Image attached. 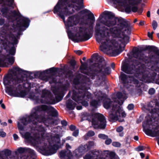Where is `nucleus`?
Returning a JSON list of instances; mask_svg holds the SVG:
<instances>
[{"mask_svg":"<svg viewBox=\"0 0 159 159\" xmlns=\"http://www.w3.org/2000/svg\"><path fill=\"white\" fill-rule=\"evenodd\" d=\"M105 20L101 19V22L108 27L115 25L116 26L109 29L105 26L101 29L100 24L97 23L95 26V36L96 40L101 43L100 49L103 53L112 56H116L124 50L126 45L129 42L128 36L124 34L127 31L128 34L130 32V25L123 19L115 18L111 12H103L100 16Z\"/></svg>","mask_w":159,"mask_h":159,"instance_id":"1","label":"nucleus"},{"mask_svg":"<svg viewBox=\"0 0 159 159\" xmlns=\"http://www.w3.org/2000/svg\"><path fill=\"white\" fill-rule=\"evenodd\" d=\"M83 7V0H59L53 10L54 13L63 20L69 39L75 43L88 40L92 37L93 23L84 24L82 21L80 26H75L80 22L78 14L69 16L66 21L65 16L72 15Z\"/></svg>","mask_w":159,"mask_h":159,"instance_id":"2","label":"nucleus"},{"mask_svg":"<svg viewBox=\"0 0 159 159\" xmlns=\"http://www.w3.org/2000/svg\"><path fill=\"white\" fill-rule=\"evenodd\" d=\"M133 56L138 59L129 62H123L121 70L127 74H132L136 73L135 76L140 80L145 83H150L157 74H159V67L157 64H154L149 67L151 59L142 54L138 49L133 51Z\"/></svg>","mask_w":159,"mask_h":159,"instance_id":"3","label":"nucleus"},{"mask_svg":"<svg viewBox=\"0 0 159 159\" xmlns=\"http://www.w3.org/2000/svg\"><path fill=\"white\" fill-rule=\"evenodd\" d=\"M97 100H93L91 102V106L97 107L103 102V106L106 109H111L109 113V118L111 120H118L120 122L124 121L123 118L125 117L126 114L123 110L122 107L116 104V101L111 102L110 99L106 98V94L103 93L101 91H97L94 93Z\"/></svg>","mask_w":159,"mask_h":159,"instance_id":"4","label":"nucleus"},{"mask_svg":"<svg viewBox=\"0 0 159 159\" xmlns=\"http://www.w3.org/2000/svg\"><path fill=\"white\" fill-rule=\"evenodd\" d=\"M84 80L82 83L79 84L80 80L75 79L74 83L76 84V87H80L78 89H75L73 91L72 99L78 103L87 106L88 102L91 98V94L88 90L90 89L91 82L88 77H83Z\"/></svg>","mask_w":159,"mask_h":159,"instance_id":"5","label":"nucleus"},{"mask_svg":"<svg viewBox=\"0 0 159 159\" xmlns=\"http://www.w3.org/2000/svg\"><path fill=\"white\" fill-rule=\"evenodd\" d=\"M97 59H99V62L95 64L93 70L90 72H87L86 66L83 64L81 60L80 63L81 65L80 70L82 73L89 76L92 79H95L96 81H97L103 80V76L109 74L111 72V70L109 67L106 66L102 63V61H104V59L102 57L98 56L97 57Z\"/></svg>","mask_w":159,"mask_h":159,"instance_id":"6","label":"nucleus"},{"mask_svg":"<svg viewBox=\"0 0 159 159\" xmlns=\"http://www.w3.org/2000/svg\"><path fill=\"white\" fill-rule=\"evenodd\" d=\"M40 105L33 108L31 111L30 114L26 117H23L20 120V123L18 122V129L20 131H23L24 126L32 123L30 127L32 130L40 132Z\"/></svg>","mask_w":159,"mask_h":159,"instance_id":"7","label":"nucleus"},{"mask_svg":"<svg viewBox=\"0 0 159 159\" xmlns=\"http://www.w3.org/2000/svg\"><path fill=\"white\" fill-rule=\"evenodd\" d=\"M22 79H19L17 76L14 78L12 76L7 75L3 78V83L5 86V92L10 96L20 98H24L27 93L25 90H22L18 92L16 89L14 90V87L21 82Z\"/></svg>","mask_w":159,"mask_h":159,"instance_id":"8","label":"nucleus"},{"mask_svg":"<svg viewBox=\"0 0 159 159\" xmlns=\"http://www.w3.org/2000/svg\"><path fill=\"white\" fill-rule=\"evenodd\" d=\"M61 137L59 134H55L52 137L48 148H46L45 145L42 148H40V153L45 156L51 155L56 153L60 146Z\"/></svg>","mask_w":159,"mask_h":159,"instance_id":"9","label":"nucleus"},{"mask_svg":"<svg viewBox=\"0 0 159 159\" xmlns=\"http://www.w3.org/2000/svg\"><path fill=\"white\" fill-rule=\"evenodd\" d=\"M53 92L55 95V98L52 97L51 93L49 91H43L42 96L43 99H40V102L47 104H53L59 102L62 99L63 95L62 91L56 89L53 90Z\"/></svg>","mask_w":159,"mask_h":159,"instance_id":"10","label":"nucleus"},{"mask_svg":"<svg viewBox=\"0 0 159 159\" xmlns=\"http://www.w3.org/2000/svg\"><path fill=\"white\" fill-rule=\"evenodd\" d=\"M92 156L87 154L84 157V159H119L116 156L115 153L108 150L103 151L95 149L92 151Z\"/></svg>","mask_w":159,"mask_h":159,"instance_id":"11","label":"nucleus"},{"mask_svg":"<svg viewBox=\"0 0 159 159\" xmlns=\"http://www.w3.org/2000/svg\"><path fill=\"white\" fill-rule=\"evenodd\" d=\"M85 116L86 117V119L89 120L90 118H92V124L93 127L95 129H104L106 126V121L104 116L102 114L95 113L94 115L91 116L90 114L85 113Z\"/></svg>","mask_w":159,"mask_h":159,"instance_id":"12","label":"nucleus"},{"mask_svg":"<svg viewBox=\"0 0 159 159\" xmlns=\"http://www.w3.org/2000/svg\"><path fill=\"white\" fill-rule=\"evenodd\" d=\"M112 0L115 4L123 7L127 13H129L131 11L134 12H137L138 10V8L134 5L140 3L142 1V0H129L128 1L127 0Z\"/></svg>","mask_w":159,"mask_h":159,"instance_id":"13","label":"nucleus"},{"mask_svg":"<svg viewBox=\"0 0 159 159\" xmlns=\"http://www.w3.org/2000/svg\"><path fill=\"white\" fill-rule=\"evenodd\" d=\"M30 20L27 17L20 15L17 18L16 27L18 29L17 33L18 36L22 35V31L25 30L29 26Z\"/></svg>","mask_w":159,"mask_h":159,"instance_id":"14","label":"nucleus"},{"mask_svg":"<svg viewBox=\"0 0 159 159\" xmlns=\"http://www.w3.org/2000/svg\"><path fill=\"white\" fill-rule=\"evenodd\" d=\"M55 71L56 68L54 67H52L47 70L44 71V75L43 77L42 76V73L40 71V80L44 81L45 82L49 81L50 84L53 83H56V81L55 80L54 76L52 75L51 73L55 72Z\"/></svg>","mask_w":159,"mask_h":159,"instance_id":"15","label":"nucleus"},{"mask_svg":"<svg viewBox=\"0 0 159 159\" xmlns=\"http://www.w3.org/2000/svg\"><path fill=\"white\" fill-rule=\"evenodd\" d=\"M120 78L124 86L128 89L129 88V85L131 86L133 84H137L139 83V81L134 79V77L128 76L123 73H121Z\"/></svg>","mask_w":159,"mask_h":159,"instance_id":"16","label":"nucleus"},{"mask_svg":"<svg viewBox=\"0 0 159 159\" xmlns=\"http://www.w3.org/2000/svg\"><path fill=\"white\" fill-rule=\"evenodd\" d=\"M23 137L27 142L30 143L34 146H36L40 142V136L34 135V136H31L30 133L28 132H25L24 135H23Z\"/></svg>","mask_w":159,"mask_h":159,"instance_id":"17","label":"nucleus"},{"mask_svg":"<svg viewBox=\"0 0 159 159\" xmlns=\"http://www.w3.org/2000/svg\"><path fill=\"white\" fill-rule=\"evenodd\" d=\"M43 112L46 113L47 116H56L58 115L57 111L50 106L45 105L40 106V114Z\"/></svg>","mask_w":159,"mask_h":159,"instance_id":"18","label":"nucleus"},{"mask_svg":"<svg viewBox=\"0 0 159 159\" xmlns=\"http://www.w3.org/2000/svg\"><path fill=\"white\" fill-rule=\"evenodd\" d=\"M81 13H88V16L89 19L90 20L89 21L88 20H84L82 21L84 22V24L85 23H89L90 22L93 23H93L95 21V17H94L93 14L91 12L89 11L87 9H85L80 11Z\"/></svg>","mask_w":159,"mask_h":159,"instance_id":"19","label":"nucleus"},{"mask_svg":"<svg viewBox=\"0 0 159 159\" xmlns=\"http://www.w3.org/2000/svg\"><path fill=\"white\" fill-rule=\"evenodd\" d=\"M34 75H35L34 72L25 71H24V75H22L20 78H19V79H21V82L23 83L24 81H25V80H27L28 79H29L30 80L34 79Z\"/></svg>","mask_w":159,"mask_h":159,"instance_id":"20","label":"nucleus"},{"mask_svg":"<svg viewBox=\"0 0 159 159\" xmlns=\"http://www.w3.org/2000/svg\"><path fill=\"white\" fill-rule=\"evenodd\" d=\"M116 97L118 99L117 102L120 106L123 104L124 101L127 98V95L125 93L118 92L116 94Z\"/></svg>","mask_w":159,"mask_h":159,"instance_id":"21","label":"nucleus"},{"mask_svg":"<svg viewBox=\"0 0 159 159\" xmlns=\"http://www.w3.org/2000/svg\"><path fill=\"white\" fill-rule=\"evenodd\" d=\"M72 155L71 152L70 150H63L59 153L60 157L61 159H69Z\"/></svg>","mask_w":159,"mask_h":159,"instance_id":"22","label":"nucleus"},{"mask_svg":"<svg viewBox=\"0 0 159 159\" xmlns=\"http://www.w3.org/2000/svg\"><path fill=\"white\" fill-rule=\"evenodd\" d=\"M29 98L34 101L36 104L40 103V93H31L29 94Z\"/></svg>","mask_w":159,"mask_h":159,"instance_id":"23","label":"nucleus"},{"mask_svg":"<svg viewBox=\"0 0 159 159\" xmlns=\"http://www.w3.org/2000/svg\"><path fill=\"white\" fill-rule=\"evenodd\" d=\"M85 152H86L84 148L83 145H81L75 150L74 154L76 157H78L82 156Z\"/></svg>","mask_w":159,"mask_h":159,"instance_id":"24","label":"nucleus"},{"mask_svg":"<svg viewBox=\"0 0 159 159\" xmlns=\"http://www.w3.org/2000/svg\"><path fill=\"white\" fill-rule=\"evenodd\" d=\"M2 4V7L7 6L14 8V0H0V4Z\"/></svg>","mask_w":159,"mask_h":159,"instance_id":"25","label":"nucleus"},{"mask_svg":"<svg viewBox=\"0 0 159 159\" xmlns=\"http://www.w3.org/2000/svg\"><path fill=\"white\" fill-rule=\"evenodd\" d=\"M154 104L152 101H151L149 104H148V108L147 110L152 115L157 114V111L158 109H155L153 108L152 105H154Z\"/></svg>","mask_w":159,"mask_h":159,"instance_id":"26","label":"nucleus"},{"mask_svg":"<svg viewBox=\"0 0 159 159\" xmlns=\"http://www.w3.org/2000/svg\"><path fill=\"white\" fill-rule=\"evenodd\" d=\"M94 145V142L93 141H89L85 144L83 145L84 148L86 152L90 150Z\"/></svg>","mask_w":159,"mask_h":159,"instance_id":"27","label":"nucleus"},{"mask_svg":"<svg viewBox=\"0 0 159 159\" xmlns=\"http://www.w3.org/2000/svg\"><path fill=\"white\" fill-rule=\"evenodd\" d=\"M76 105V104L70 99L68 100L66 103V107L69 110L74 109Z\"/></svg>","mask_w":159,"mask_h":159,"instance_id":"28","label":"nucleus"},{"mask_svg":"<svg viewBox=\"0 0 159 159\" xmlns=\"http://www.w3.org/2000/svg\"><path fill=\"white\" fill-rule=\"evenodd\" d=\"M26 70H24L18 67H16L14 68L13 69H11L10 71L14 75H16L17 72L20 73L22 74V75H24V71Z\"/></svg>","mask_w":159,"mask_h":159,"instance_id":"29","label":"nucleus"},{"mask_svg":"<svg viewBox=\"0 0 159 159\" xmlns=\"http://www.w3.org/2000/svg\"><path fill=\"white\" fill-rule=\"evenodd\" d=\"M26 80V81L25 82L23 83L22 86L21 85L19 84L18 85V88H22V87H23L24 88L28 90L30 89L31 88V84L30 83H29L27 80Z\"/></svg>","mask_w":159,"mask_h":159,"instance_id":"30","label":"nucleus"},{"mask_svg":"<svg viewBox=\"0 0 159 159\" xmlns=\"http://www.w3.org/2000/svg\"><path fill=\"white\" fill-rule=\"evenodd\" d=\"M3 7L2 6L1 10L3 16L6 18L9 17V16L7 14L9 11L8 8L7 7Z\"/></svg>","mask_w":159,"mask_h":159,"instance_id":"31","label":"nucleus"},{"mask_svg":"<svg viewBox=\"0 0 159 159\" xmlns=\"http://www.w3.org/2000/svg\"><path fill=\"white\" fill-rule=\"evenodd\" d=\"M124 127L122 126L117 127L116 128V131L119 134V136L120 137H123L124 135L123 130Z\"/></svg>","mask_w":159,"mask_h":159,"instance_id":"32","label":"nucleus"},{"mask_svg":"<svg viewBox=\"0 0 159 159\" xmlns=\"http://www.w3.org/2000/svg\"><path fill=\"white\" fill-rule=\"evenodd\" d=\"M50 120V119L48 116L46 117H44L40 119V123H43L46 126H48L49 125Z\"/></svg>","mask_w":159,"mask_h":159,"instance_id":"33","label":"nucleus"},{"mask_svg":"<svg viewBox=\"0 0 159 159\" xmlns=\"http://www.w3.org/2000/svg\"><path fill=\"white\" fill-rule=\"evenodd\" d=\"M5 58L7 59L9 63L11 65L13 64L15 61V57L12 56H10L9 54H7L5 56H4Z\"/></svg>","mask_w":159,"mask_h":159,"instance_id":"34","label":"nucleus"},{"mask_svg":"<svg viewBox=\"0 0 159 159\" xmlns=\"http://www.w3.org/2000/svg\"><path fill=\"white\" fill-rule=\"evenodd\" d=\"M29 150H30V151L31 152H34L33 150H31L30 148L21 147L17 149V150L19 153L21 154Z\"/></svg>","mask_w":159,"mask_h":159,"instance_id":"35","label":"nucleus"},{"mask_svg":"<svg viewBox=\"0 0 159 159\" xmlns=\"http://www.w3.org/2000/svg\"><path fill=\"white\" fill-rule=\"evenodd\" d=\"M95 134V133L94 131L90 130L84 136V138L85 140L88 139L89 137H92L94 136Z\"/></svg>","mask_w":159,"mask_h":159,"instance_id":"36","label":"nucleus"},{"mask_svg":"<svg viewBox=\"0 0 159 159\" xmlns=\"http://www.w3.org/2000/svg\"><path fill=\"white\" fill-rule=\"evenodd\" d=\"M16 52V47L14 46H13L9 49L8 51V53L11 56H14L15 55Z\"/></svg>","mask_w":159,"mask_h":159,"instance_id":"37","label":"nucleus"},{"mask_svg":"<svg viewBox=\"0 0 159 159\" xmlns=\"http://www.w3.org/2000/svg\"><path fill=\"white\" fill-rule=\"evenodd\" d=\"M40 135H41L42 138L45 139L46 138V132L44 128L42 127L40 125Z\"/></svg>","mask_w":159,"mask_h":159,"instance_id":"38","label":"nucleus"},{"mask_svg":"<svg viewBox=\"0 0 159 159\" xmlns=\"http://www.w3.org/2000/svg\"><path fill=\"white\" fill-rule=\"evenodd\" d=\"M11 41L12 42L11 44L14 46L15 45H16L18 43V40L15 37L14 35H12L11 36Z\"/></svg>","mask_w":159,"mask_h":159,"instance_id":"39","label":"nucleus"},{"mask_svg":"<svg viewBox=\"0 0 159 159\" xmlns=\"http://www.w3.org/2000/svg\"><path fill=\"white\" fill-rule=\"evenodd\" d=\"M4 154L6 156H9L11 154V151L8 149H6L4 151Z\"/></svg>","mask_w":159,"mask_h":159,"instance_id":"40","label":"nucleus"},{"mask_svg":"<svg viewBox=\"0 0 159 159\" xmlns=\"http://www.w3.org/2000/svg\"><path fill=\"white\" fill-rule=\"evenodd\" d=\"M0 43L1 44H2L4 47H7V41L5 39H1L0 40Z\"/></svg>","mask_w":159,"mask_h":159,"instance_id":"41","label":"nucleus"},{"mask_svg":"<svg viewBox=\"0 0 159 159\" xmlns=\"http://www.w3.org/2000/svg\"><path fill=\"white\" fill-rule=\"evenodd\" d=\"M99 138L104 140H105L108 138V136L104 134H100L98 135Z\"/></svg>","mask_w":159,"mask_h":159,"instance_id":"42","label":"nucleus"},{"mask_svg":"<svg viewBox=\"0 0 159 159\" xmlns=\"http://www.w3.org/2000/svg\"><path fill=\"white\" fill-rule=\"evenodd\" d=\"M152 26L154 30H155L157 27V23L155 20H153L152 22Z\"/></svg>","mask_w":159,"mask_h":159,"instance_id":"43","label":"nucleus"},{"mask_svg":"<svg viewBox=\"0 0 159 159\" xmlns=\"http://www.w3.org/2000/svg\"><path fill=\"white\" fill-rule=\"evenodd\" d=\"M112 145L115 147H120L121 146L120 143L117 142H114L112 143Z\"/></svg>","mask_w":159,"mask_h":159,"instance_id":"44","label":"nucleus"},{"mask_svg":"<svg viewBox=\"0 0 159 159\" xmlns=\"http://www.w3.org/2000/svg\"><path fill=\"white\" fill-rule=\"evenodd\" d=\"M112 142V140L110 138H109L108 137L106 139L105 141V143L106 145H109Z\"/></svg>","mask_w":159,"mask_h":159,"instance_id":"45","label":"nucleus"},{"mask_svg":"<svg viewBox=\"0 0 159 159\" xmlns=\"http://www.w3.org/2000/svg\"><path fill=\"white\" fill-rule=\"evenodd\" d=\"M5 22V19L2 18H0V25L2 26L4 25V26H7V25L4 24Z\"/></svg>","mask_w":159,"mask_h":159,"instance_id":"46","label":"nucleus"},{"mask_svg":"<svg viewBox=\"0 0 159 159\" xmlns=\"http://www.w3.org/2000/svg\"><path fill=\"white\" fill-rule=\"evenodd\" d=\"M145 148L143 146H139L136 148V150L138 151H141L143 150Z\"/></svg>","mask_w":159,"mask_h":159,"instance_id":"47","label":"nucleus"},{"mask_svg":"<svg viewBox=\"0 0 159 159\" xmlns=\"http://www.w3.org/2000/svg\"><path fill=\"white\" fill-rule=\"evenodd\" d=\"M155 92V89L154 88H151L148 91V93L150 95L153 94Z\"/></svg>","mask_w":159,"mask_h":159,"instance_id":"48","label":"nucleus"},{"mask_svg":"<svg viewBox=\"0 0 159 159\" xmlns=\"http://www.w3.org/2000/svg\"><path fill=\"white\" fill-rule=\"evenodd\" d=\"M134 107V105L132 104H129L127 107V108L129 110H132Z\"/></svg>","mask_w":159,"mask_h":159,"instance_id":"49","label":"nucleus"},{"mask_svg":"<svg viewBox=\"0 0 159 159\" xmlns=\"http://www.w3.org/2000/svg\"><path fill=\"white\" fill-rule=\"evenodd\" d=\"M34 78H40V72H34Z\"/></svg>","mask_w":159,"mask_h":159,"instance_id":"50","label":"nucleus"},{"mask_svg":"<svg viewBox=\"0 0 159 159\" xmlns=\"http://www.w3.org/2000/svg\"><path fill=\"white\" fill-rule=\"evenodd\" d=\"M79 134V130H76L73 133V135L75 137H76L78 136Z\"/></svg>","mask_w":159,"mask_h":159,"instance_id":"51","label":"nucleus"},{"mask_svg":"<svg viewBox=\"0 0 159 159\" xmlns=\"http://www.w3.org/2000/svg\"><path fill=\"white\" fill-rule=\"evenodd\" d=\"M6 133L3 131H0V136L4 138L6 136Z\"/></svg>","mask_w":159,"mask_h":159,"instance_id":"52","label":"nucleus"},{"mask_svg":"<svg viewBox=\"0 0 159 159\" xmlns=\"http://www.w3.org/2000/svg\"><path fill=\"white\" fill-rule=\"evenodd\" d=\"M61 123L63 126H66L67 125V122L65 120L61 121Z\"/></svg>","mask_w":159,"mask_h":159,"instance_id":"53","label":"nucleus"},{"mask_svg":"<svg viewBox=\"0 0 159 159\" xmlns=\"http://www.w3.org/2000/svg\"><path fill=\"white\" fill-rule=\"evenodd\" d=\"M69 128L70 129L71 131H73L75 129V126L73 125H70Z\"/></svg>","mask_w":159,"mask_h":159,"instance_id":"54","label":"nucleus"},{"mask_svg":"<svg viewBox=\"0 0 159 159\" xmlns=\"http://www.w3.org/2000/svg\"><path fill=\"white\" fill-rule=\"evenodd\" d=\"M13 137L14 139L15 140H16L19 138V137L16 134H13Z\"/></svg>","mask_w":159,"mask_h":159,"instance_id":"55","label":"nucleus"},{"mask_svg":"<svg viewBox=\"0 0 159 159\" xmlns=\"http://www.w3.org/2000/svg\"><path fill=\"white\" fill-rule=\"evenodd\" d=\"M75 52L76 54L79 55L82 53V52L80 50L75 51Z\"/></svg>","mask_w":159,"mask_h":159,"instance_id":"56","label":"nucleus"},{"mask_svg":"<svg viewBox=\"0 0 159 159\" xmlns=\"http://www.w3.org/2000/svg\"><path fill=\"white\" fill-rule=\"evenodd\" d=\"M70 63L71 65L72 66H74L75 65V62L74 60H71V61H70Z\"/></svg>","mask_w":159,"mask_h":159,"instance_id":"57","label":"nucleus"},{"mask_svg":"<svg viewBox=\"0 0 159 159\" xmlns=\"http://www.w3.org/2000/svg\"><path fill=\"white\" fill-rule=\"evenodd\" d=\"M67 150H69V149H71V146L68 143H66V145Z\"/></svg>","mask_w":159,"mask_h":159,"instance_id":"58","label":"nucleus"},{"mask_svg":"<svg viewBox=\"0 0 159 159\" xmlns=\"http://www.w3.org/2000/svg\"><path fill=\"white\" fill-rule=\"evenodd\" d=\"M66 140H71L72 141L73 140V138L71 137H70V136H68L66 138Z\"/></svg>","mask_w":159,"mask_h":159,"instance_id":"59","label":"nucleus"},{"mask_svg":"<svg viewBox=\"0 0 159 159\" xmlns=\"http://www.w3.org/2000/svg\"><path fill=\"white\" fill-rule=\"evenodd\" d=\"M148 36L149 38L152 39V34H151L150 32H148Z\"/></svg>","mask_w":159,"mask_h":159,"instance_id":"60","label":"nucleus"},{"mask_svg":"<svg viewBox=\"0 0 159 159\" xmlns=\"http://www.w3.org/2000/svg\"><path fill=\"white\" fill-rule=\"evenodd\" d=\"M12 14L15 16H18V14L15 11H14L12 12Z\"/></svg>","mask_w":159,"mask_h":159,"instance_id":"61","label":"nucleus"},{"mask_svg":"<svg viewBox=\"0 0 159 159\" xmlns=\"http://www.w3.org/2000/svg\"><path fill=\"white\" fill-rule=\"evenodd\" d=\"M143 11V9L142 8H141L140 9H139V10H138V13L139 14H140Z\"/></svg>","mask_w":159,"mask_h":159,"instance_id":"62","label":"nucleus"},{"mask_svg":"<svg viewBox=\"0 0 159 159\" xmlns=\"http://www.w3.org/2000/svg\"><path fill=\"white\" fill-rule=\"evenodd\" d=\"M76 109L78 110H80L82 109V106H77L76 107Z\"/></svg>","mask_w":159,"mask_h":159,"instance_id":"63","label":"nucleus"},{"mask_svg":"<svg viewBox=\"0 0 159 159\" xmlns=\"http://www.w3.org/2000/svg\"><path fill=\"white\" fill-rule=\"evenodd\" d=\"M144 25V21H141L139 24V25Z\"/></svg>","mask_w":159,"mask_h":159,"instance_id":"64","label":"nucleus"}]
</instances>
